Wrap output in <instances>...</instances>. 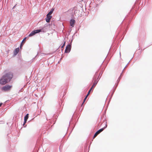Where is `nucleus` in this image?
I'll return each instance as SVG.
<instances>
[{
  "instance_id": "6ab92c4d",
  "label": "nucleus",
  "mask_w": 152,
  "mask_h": 152,
  "mask_svg": "<svg viewBox=\"0 0 152 152\" xmlns=\"http://www.w3.org/2000/svg\"><path fill=\"white\" fill-rule=\"evenodd\" d=\"M23 45V43H22V42H21V45H20V47L21 48V46Z\"/></svg>"
},
{
  "instance_id": "f257e3e1",
  "label": "nucleus",
  "mask_w": 152,
  "mask_h": 152,
  "mask_svg": "<svg viewBox=\"0 0 152 152\" xmlns=\"http://www.w3.org/2000/svg\"><path fill=\"white\" fill-rule=\"evenodd\" d=\"M12 77L13 75L11 73L9 72L5 74L0 79V84L5 85L10 82Z\"/></svg>"
},
{
  "instance_id": "423d86ee",
  "label": "nucleus",
  "mask_w": 152,
  "mask_h": 152,
  "mask_svg": "<svg viewBox=\"0 0 152 152\" xmlns=\"http://www.w3.org/2000/svg\"><path fill=\"white\" fill-rule=\"evenodd\" d=\"M75 23V20L73 19L71 20L70 21V24L72 27H74Z\"/></svg>"
},
{
  "instance_id": "1a4fd4ad",
  "label": "nucleus",
  "mask_w": 152,
  "mask_h": 152,
  "mask_svg": "<svg viewBox=\"0 0 152 152\" xmlns=\"http://www.w3.org/2000/svg\"><path fill=\"white\" fill-rule=\"evenodd\" d=\"M105 126L104 128H102L100 129L99 130H98L97 131L98 132H99V133L100 132H102L105 128H106L107 127V125L106 124V123H105Z\"/></svg>"
},
{
  "instance_id": "f03ea898",
  "label": "nucleus",
  "mask_w": 152,
  "mask_h": 152,
  "mask_svg": "<svg viewBox=\"0 0 152 152\" xmlns=\"http://www.w3.org/2000/svg\"><path fill=\"white\" fill-rule=\"evenodd\" d=\"M98 71H97V72L96 73L95 76L94 77V81L93 83V84L91 87V88L93 89L96 85L98 82V79L99 78V75H98Z\"/></svg>"
},
{
  "instance_id": "39448f33",
  "label": "nucleus",
  "mask_w": 152,
  "mask_h": 152,
  "mask_svg": "<svg viewBox=\"0 0 152 152\" xmlns=\"http://www.w3.org/2000/svg\"><path fill=\"white\" fill-rule=\"evenodd\" d=\"M71 48V45H67L65 51V53H69L70 51Z\"/></svg>"
},
{
  "instance_id": "aec40b11",
  "label": "nucleus",
  "mask_w": 152,
  "mask_h": 152,
  "mask_svg": "<svg viewBox=\"0 0 152 152\" xmlns=\"http://www.w3.org/2000/svg\"><path fill=\"white\" fill-rule=\"evenodd\" d=\"M2 104V103H0V107L1 106Z\"/></svg>"
},
{
  "instance_id": "2eb2a0df",
  "label": "nucleus",
  "mask_w": 152,
  "mask_h": 152,
  "mask_svg": "<svg viewBox=\"0 0 152 152\" xmlns=\"http://www.w3.org/2000/svg\"><path fill=\"white\" fill-rule=\"evenodd\" d=\"M65 43H66V42L65 41L64 42V44H63L62 46H61V48H63V47L64 46H65Z\"/></svg>"
},
{
  "instance_id": "4468645a",
  "label": "nucleus",
  "mask_w": 152,
  "mask_h": 152,
  "mask_svg": "<svg viewBox=\"0 0 152 152\" xmlns=\"http://www.w3.org/2000/svg\"><path fill=\"white\" fill-rule=\"evenodd\" d=\"M93 89H91V88H90V90H89V91H88V94H87V95L86 96H87L88 97V95H89V94H90V91H91V90Z\"/></svg>"
},
{
  "instance_id": "a211bd4d",
  "label": "nucleus",
  "mask_w": 152,
  "mask_h": 152,
  "mask_svg": "<svg viewBox=\"0 0 152 152\" xmlns=\"http://www.w3.org/2000/svg\"><path fill=\"white\" fill-rule=\"evenodd\" d=\"M27 120H25L24 119V124H25V123H26V121H27Z\"/></svg>"
},
{
  "instance_id": "9b49d317",
  "label": "nucleus",
  "mask_w": 152,
  "mask_h": 152,
  "mask_svg": "<svg viewBox=\"0 0 152 152\" xmlns=\"http://www.w3.org/2000/svg\"><path fill=\"white\" fill-rule=\"evenodd\" d=\"M53 10L52 9L47 14V15H48L50 16V15L52 14L53 12Z\"/></svg>"
},
{
  "instance_id": "dca6fc26",
  "label": "nucleus",
  "mask_w": 152,
  "mask_h": 152,
  "mask_svg": "<svg viewBox=\"0 0 152 152\" xmlns=\"http://www.w3.org/2000/svg\"><path fill=\"white\" fill-rule=\"evenodd\" d=\"M26 37H25V38L23 39V41H22V43H23L24 42V41H25V40L26 39Z\"/></svg>"
},
{
  "instance_id": "f3484780",
  "label": "nucleus",
  "mask_w": 152,
  "mask_h": 152,
  "mask_svg": "<svg viewBox=\"0 0 152 152\" xmlns=\"http://www.w3.org/2000/svg\"><path fill=\"white\" fill-rule=\"evenodd\" d=\"M87 96H86V97H85V99H84V101H83V103L85 101V100H86V98H87Z\"/></svg>"
},
{
  "instance_id": "9d476101",
  "label": "nucleus",
  "mask_w": 152,
  "mask_h": 152,
  "mask_svg": "<svg viewBox=\"0 0 152 152\" xmlns=\"http://www.w3.org/2000/svg\"><path fill=\"white\" fill-rule=\"evenodd\" d=\"M53 10L52 9L47 14V15H48L50 16V15L52 14L53 12Z\"/></svg>"
},
{
  "instance_id": "20e7f679",
  "label": "nucleus",
  "mask_w": 152,
  "mask_h": 152,
  "mask_svg": "<svg viewBox=\"0 0 152 152\" xmlns=\"http://www.w3.org/2000/svg\"><path fill=\"white\" fill-rule=\"evenodd\" d=\"M41 30H37L33 31L31 32L29 34L28 37H30L34 35L35 34L39 33L41 31Z\"/></svg>"
},
{
  "instance_id": "ddd939ff",
  "label": "nucleus",
  "mask_w": 152,
  "mask_h": 152,
  "mask_svg": "<svg viewBox=\"0 0 152 152\" xmlns=\"http://www.w3.org/2000/svg\"><path fill=\"white\" fill-rule=\"evenodd\" d=\"M28 118V114H27L25 116L24 119L27 120Z\"/></svg>"
},
{
  "instance_id": "f8f14e48",
  "label": "nucleus",
  "mask_w": 152,
  "mask_h": 152,
  "mask_svg": "<svg viewBox=\"0 0 152 152\" xmlns=\"http://www.w3.org/2000/svg\"><path fill=\"white\" fill-rule=\"evenodd\" d=\"M99 134V132H98V131H97L94 134V136L93 138H95Z\"/></svg>"
},
{
  "instance_id": "0eeeda50",
  "label": "nucleus",
  "mask_w": 152,
  "mask_h": 152,
  "mask_svg": "<svg viewBox=\"0 0 152 152\" xmlns=\"http://www.w3.org/2000/svg\"><path fill=\"white\" fill-rule=\"evenodd\" d=\"M52 18V16H51L48 15H47V17L46 18V21L48 23H49L50 22V20Z\"/></svg>"
},
{
  "instance_id": "7ed1b4c3",
  "label": "nucleus",
  "mask_w": 152,
  "mask_h": 152,
  "mask_svg": "<svg viewBox=\"0 0 152 152\" xmlns=\"http://www.w3.org/2000/svg\"><path fill=\"white\" fill-rule=\"evenodd\" d=\"M12 87V86L7 85L3 86L1 88L2 90L4 91H8L10 90Z\"/></svg>"
},
{
  "instance_id": "6e6552de",
  "label": "nucleus",
  "mask_w": 152,
  "mask_h": 152,
  "mask_svg": "<svg viewBox=\"0 0 152 152\" xmlns=\"http://www.w3.org/2000/svg\"><path fill=\"white\" fill-rule=\"evenodd\" d=\"M19 48H16L14 51V54L15 55H16L19 52Z\"/></svg>"
}]
</instances>
